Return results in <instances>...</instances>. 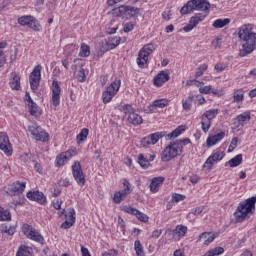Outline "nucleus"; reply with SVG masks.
Listing matches in <instances>:
<instances>
[{
	"instance_id": "1",
	"label": "nucleus",
	"mask_w": 256,
	"mask_h": 256,
	"mask_svg": "<svg viewBox=\"0 0 256 256\" xmlns=\"http://www.w3.org/2000/svg\"><path fill=\"white\" fill-rule=\"evenodd\" d=\"M253 29V24H243L238 28V39L242 43L239 53L240 57H247L256 49V33Z\"/></svg>"
},
{
	"instance_id": "2",
	"label": "nucleus",
	"mask_w": 256,
	"mask_h": 256,
	"mask_svg": "<svg viewBox=\"0 0 256 256\" xmlns=\"http://www.w3.org/2000/svg\"><path fill=\"white\" fill-rule=\"evenodd\" d=\"M211 3L207 0H190L180 9L181 15H189L193 11H202L204 15H209Z\"/></svg>"
},
{
	"instance_id": "3",
	"label": "nucleus",
	"mask_w": 256,
	"mask_h": 256,
	"mask_svg": "<svg viewBox=\"0 0 256 256\" xmlns=\"http://www.w3.org/2000/svg\"><path fill=\"white\" fill-rule=\"evenodd\" d=\"M256 196L246 199L245 203H240L234 217L237 223H243L249 213L255 211Z\"/></svg>"
},
{
	"instance_id": "4",
	"label": "nucleus",
	"mask_w": 256,
	"mask_h": 256,
	"mask_svg": "<svg viewBox=\"0 0 256 256\" xmlns=\"http://www.w3.org/2000/svg\"><path fill=\"white\" fill-rule=\"evenodd\" d=\"M182 154L183 152L181 142H171L163 150L161 154V159L164 163H169V161L175 159V157H179Z\"/></svg>"
},
{
	"instance_id": "5",
	"label": "nucleus",
	"mask_w": 256,
	"mask_h": 256,
	"mask_svg": "<svg viewBox=\"0 0 256 256\" xmlns=\"http://www.w3.org/2000/svg\"><path fill=\"white\" fill-rule=\"evenodd\" d=\"M139 14V8L133 6L122 5L112 10L113 17H121L122 19H131Z\"/></svg>"
},
{
	"instance_id": "6",
	"label": "nucleus",
	"mask_w": 256,
	"mask_h": 256,
	"mask_svg": "<svg viewBox=\"0 0 256 256\" xmlns=\"http://www.w3.org/2000/svg\"><path fill=\"white\" fill-rule=\"evenodd\" d=\"M157 48V45L150 43L146 44L142 47V49L138 53V58H137V65L140 68L145 67L147 61H149V56L153 51Z\"/></svg>"
},
{
	"instance_id": "7",
	"label": "nucleus",
	"mask_w": 256,
	"mask_h": 256,
	"mask_svg": "<svg viewBox=\"0 0 256 256\" xmlns=\"http://www.w3.org/2000/svg\"><path fill=\"white\" fill-rule=\"evenodd\" d=\"M28 131L35 141H49V134L44 131L36 122H32L28 126Z\"/></svg>"
},
{
	"instance_id": "8",
	"label": "nucleus",
	"mask_w": 256,
	"mask_h": 256,
	"mask_svg": "<svg viewBox=\"0 0 256 256\" xmlns=\"http://www.w3.org/2000/svg\"><path fill=\"white\" fill-rule=\"evenodd\" d=\"M120 87H121V80H116L112 82L106 88V90L102 93L103 103L105 104L111 103V101L113 100V97H115V95H117V93L119 92Z\"/></svg>"
},
{
	"instance_id": "9",
	"label": "nucleus",
	"mask_w": 256,
	"mask_h": 256,
	"mask_svg": "<svg viewBox=\"0 0 256 256\" xmlns=\"http://www.w3.org/2000/svg\"><path fill=\"white\" fill-rule=\"evenodd\" d=\"M124 117L131 125H141V123H143V118L135 112L131 105L124 107Z\"/></svg>"
},
{
	"instance_id": "10",
	"label": "nucleus",
	"mask_w": 256,
	"mask_h": 256,
	"mask_svg": "<svg viewBox=\"0 0 256 256\" xmlns=\"http://www.w3.org/2000/svg\"><path fill=\"white\" fill-rule=\"evenodd\" d=\"M22 232L24 233V235H26V237H28V239H32V241H36V243H41V245H43V241H45V239L31 225L24 224L22 226Z\"/></svg>"
},
{
	"instance_id": "11",
	"label": "nucleus",
	"mask_w": 256,
	"mask_h": 256,
	"mask_svg": "<svg viewBox=\"0 0 256 256\" xmlns=\"http://www.w3.org/2000/svg\"><path fill=\"white\" fill-rule=\"evenodd\" d=\"M58 215L62 217V215H65L66 221L61 224V229H71L73 225H75V209L69 208L68 213L65 214V209H62Z\"/></svg>"
},
{
	"instance_id": "12",
	"label": "nucleus",
	"mask_w": 256,
	"mask_h": 256,
	"mask_svg": "<svg viewBox=\"0 0 256 256\" xmlns=\"http://www.w3.org/2000/svg\"><path fill=\"white\" fill-rule=\"evenodd\" d=\"M29 83L32 91L39 89L41 83V65H37L29 76Z\"/></svg>"
},
{
	"instance_id": "13",
	"label": "nucleus",
	"mask_w": 256,
	"mask_h": 256,
	"mask_svg": "<svg viewBox=\"0 0 256 256\" xmlns=\"http://www.w3.org/2000/svg\"><path fill=\"white\" fill-rule=\"evenodd\" d=\"M72 175L75 181L83 187L85 185V174L83 173V169L81 168V162L75 161L72 165Z\"/></svg>"
},
{
	"instance_id": "14",
	"label": "nucleus",
	"mask_w": 256,
	"mask_h": 256,
	"mask_svg": "<svg viewBox=\"0 0 256 256\" xmlns=\"http://www.w3.org/2000/svg\"><path fill=\"white\" fill-rule=\"evenodd\" d=\"M0 150L3 151L7 157L13 155V147L9 141V136H7L5 132H0Z\"/></svg>"
},
{
	"instance_id": "15",
	"label": "nucleus",
	"mask_w": 256,
	"mask_h": 256,
	"mask_svg": "<svg viewBox=\"0 0 256 256\" xmlns=\"http://www.w3.org/2000/svg\"><path fill=\"white\" fill-rule=\"evenodd\" d=\"M206 17H207V14H204V13L195 14L190 18L188 25H186L183 28V31H185V33H189V31H193V29H195V27H197L199 23H201L202 21H205Z\"/></svg>"
},
{
	"instance_id": "16",
	"label": "nucleus",
	"mask_w": 256,
	"mask_h": 256,
	"mask_svg": "<svg viewBox=\"0 0 256 256\" xmlns=\"http://www.w3.org/2000/svg\"><path fill=\"white\" fill-rule=\"evenodd\" d=\"M165 137V132H156L144 137L141 140L142 147H147V145H156L159 142V139Z\"/></svg>"
},
{
	"instance_id": "17",
	"label": "nucleus",
	"mask_w": 256,
	"mask_h": 256,
	"mask_svg": "<svg viewBox=\"0 0 256 256\" xmlns=\"http://www.w3.org/2000/svg\"><path fill=\"white\" fill-rule=\"evenodd\" d=\"M59 103H61V86L57 79H54L52 82V105L59 107Z\"/></svg>"
},
{
	"instance_id": "18",
	"label": "nucleus",
	"mask_w": 256,
	"mask_h": 256,
	"mask_svg": "<svg viewBox=\"0 0 256 256\" xmlns=\"http://www.w3.org/2000/svg\"><path fill=\"white\" fill-rule=\"evenodd\" d=\"M123 211H125V213H129L130 215H134L135 217H137V220L142 221V223H147V221H149V216H147V214L137 210V208L125 206Z\"/></svg>"
},
{
	"instance_id": "19",
	"label": "nucleus",
	"mask_w": 256,
	"mask_h": 256,
	"mask_svg": "<svg viewBox=\"0 0 256 256\" xmlns=\"http://www.w3.org/2000/svg\"><path fill=\"white\" fill-rule=\"evenodd\" d=\"M75 155V151L73 150H67L65 152H62L60 155L56 157V167H63L65 163L68 162L71 157Z\"/></svg>"
},
{
	"instance_id": "20",
	"label": "nucleus",
	"mask_w": 256,
	"mask_h": 256,
	"mask_svg": "<svg viewBox=\"0 0 256 256\" xmlns=\"http://www.w3.org/2000/svg\"><path fill=\"white\" fill-rule=\"evenodd\" d=\"M27 198L30 199V201H36V203H39L40 205H45V203H47V198L43 192L30 191L27 193Z\"/></svg>"
},
{
	"instance_id": "21",
	"label": "nucleus",
	"mask_w": 256,
	"mask_h": 256,
	"mask_svg": "<svg viewBox=\"0 0 256 256\" xmlns=\"http://www.w3.org/2000/svg\"><path fill=\"white\" fill-rule=\"evenodd\" d=\"M169 79H171L169 73L166 71H160V73L154 77V85L155 87H163V85H165Z\"/></svg>"
},
{
	"instance_id": "22",
	"label": "nucleus",
	"mask_w": 256,
	"mask_h": 256,
	"mask_svg": "<svg viewBox=\"0 0 256 256\" xmlns=\"http://www.w3.org/2000/svg\"><path fill=\"white\" fill-rule=\"evenodd\" d=\"M9 85H10V88L13 89V91L21 90V76L17 74V72H12L10 74Z\"/></svg>"
},
{
	"instance_id": "23",
	"label": "nucleus",
	"mask_w": 256,
	"mask_h": 256,
	"mask_svg": "<svg viewBox=\"0 0 256 256\" xmlns=\"http://www.w3.org/2000/svg\"><path fill=\"white\" fill-rule=\"evenodd\" d=\"M225 139V131H222L218 134L209 135L206 140L207 147H213L214 145H217L220 141H223Z\"/></svg>"
},
{
	"instance_id": "24",
	"label": "nucleus",
	"mask_w": 256,
	"mask_h": 256,
	"mask_svg": "<svg viewBox=\"0 0 256 256\" xmlns=\"http://www.w3.org/2000/svg\"><path fill=\"white\" fill-rule=\"evenodd\" d=\"M26 183L25 182H14L12 187L9 190L10 195L15 197V195H21L25 191Z\"/></svg>"
},
{
	"instance_id": "25",
	"label": "nucleus",
	"mask_w": 256,
	"mask_h": 256,
	"mask_svg": "<svg viewBox=\"0 0 256 256\" xmlns=\"http://www.w3.org/2000/svg\"><path fill=\"white\" fill-rule=\"evenodd\" d=\"M163 183H165V177H154L150 183L151 193H157L159 191V188L163 185Z\"/></svg>"
},
{
	"instance_id": "26",
	"label": "nucleus",
	"mask_w": 256,
	"mask_h": 256,
	"mask_svg": "<svg viewBox=\"0 0 256 256\" xmlns=\"http://www.w3.org/2000/svg\"><path fill=\"white\" fill-rule=\"evenodd\" d=\"M72 69L75 71L74 75L76 76V79L80 83H83L85 81V79H86L85 69H83V65H81L78 70H77V66L76 65H72Z\"/></svg>"
},
{
	"instance_id": "27",
	"label": "nucleus",
	"mask_w": 256,
	"mask_h": 256,
	"mask_svg": "<svg viewBox=\"0 0 256 256\" xmlns=\"http://www.w3.org/2000/svg\"><path fill=\"white\" fill-rule=\"evenodd\" d=\"M236 121L238 122V125H247L249 121H251V112H244L236 117Z\"/></svg>"
},
{
	"instance_id": "28",
	"label": "nucleus",
	"mask_w": 256,
	"mask_h": 256,
	"mask_svg": "<svg viewBox=\"0 0 256 256\" xmlns=\"http://www.w3.org/2000/svg\"><path fill=\"white\" fill-rule=\"evenodd\" d=\"M26 27H29L30 29H32V31H36L37 33L43 30V26H41V24L37 21V18H35L34 16L30 18V21L28 22Z\"/></svg>"
},
{
	"instance_id": "29",
	"label": "nucleus",
	"mask_w": 256,
	"mask_h": 256,
	"mask_svg": "<svg viewBox=\"0 0 256 256\" xmlns=\"http://www.w3.org/2000/svg\"><path fill=\"white\" fill-rule=\"evenodd\" d=\"M129 191V186L124 188V190L116 192L113 197L114 203H121V201H124V199L127 197V193Z\"/></svg>"
},
{
	"instance_id": "30",
	"label": "nucleus",
	"mask_w": 256,
	"mask_h": 256,
	"mask_svg": "<svg viewBox=\"0 0 256 256\" xmlns=\"http://www.w3.org/2000/svg\"><path fill=\"white\" fill-rule=\"evenodd\" d=\"M187 226L177 225L174 230H168L172 235H177L178 237H185L187 235Z\"/></svg>"
},
{
	"instance_id": "31",
	"label": "nucleus",
	"mask_w": 256,
	"mask_h": 256,
	"mask_svg": "<svg viewBox=\"0 0 256 256\" xmlns=\"http://www.w3.org/2000/svg\"><path fill=\"white\" fill-rule=\"evenodd\" d=\"M201 239H206L204 241V245H209L213 243V241H215V234H213L212 232H204L199 236V241H201Z\"/></svg>"
},
{
	"instance_id": "32",
	"label": "nucleus",
	"mask_w": 256,
	"mask_h": 256,
	"mask_svg": "<svg viewBox=\"0 0 256 256\" xmlns=\"http://www.w3.org/2000/svg\"><path fill=\"white\" fill-rule=\"evenodd\" d=\"M231 23V19L225 18V19H217L213 22L212 26L214 29H223V27H227Z\"/></svg>"
},
{
	"instance_id": "33",
	"label": "nucleus",
	"mask_w": 256,
	"mask_h": 256,
	"mask_svg": "<svg viewBox=\"0 0 256 256\" xmlns=\"http://www.w3.org/2000/svg\"><path fill=\"white\" fill-rule=\"evenodd\" d=\"M243 163V154H238L228 161L230 167H239Z\"/></svg>"
},
{
	"instance_id": "34",
	"label": "nucleus",
	"mask_w": 256,
	"mask_h": 256,
	"mask_svg": "<svg viewBox=\"0 0 256 256\" xmlns=\"http://www.w3.org/2000/svg\"><path fill=\"white\" fill-rule=\"evenodd\" d=\"M28 108L31 115L37 117L39 115V109L37 103L33 102V99L29 97Z\"/></svg>"
},
{
	"instance_id": "35",
	"label": "nucleus",
	"mask_w": 256,
	"mask_h": 256,
	"mask_svg": "<svg viewBox=\"0 0 256 256\" xmlns=\"http://www.w3.org/2000/svg\"><path fill=\"white\" fill-rule=\"evenodd\" d=\"M194 96L190 95L188 98L182 100V108L184 111H191Z\"/></svg>"
},
{
	"instance_id": "36",
	"label": "nucleus",
	"mask_w": 256,
	"mask_h": 256,
	"mask_svg": "<svg viewBox=\"0 0 256 256\" xmlns=\"http://www.w3.org/2000/svg\"><path fill=\"white\" fill-rule=\"evenodd\" d=\"M89 55H91V47L85 43H82L80 46L79 57H89Z\"/></svg>"
},
{
	"instance_id": "37",
	"label": "nucleus",
	"mask_w": 256,
	"mask_h": 256,
	"mask_svg": "<svg viewBox=\"0 0 256 256\" xmlns=\"http://www.w3.org/2000/svg\"><path fill=\"white\" fill-rule=\"evenodd\" d=\"M185 131V126H178L174 131L167 135L168 139H177Z\"/></svg>"
},
{
	"instance_id": "38",
	"label": "nucleus",
	"mask_w": 256,
	"mask_h": 256,
	"mask_svg": "<svg viewBox=\"0 0 256 256\" xmlns=\"http://www.w3.org/2000/svg\"><path fill=\"white\" fill-rule=\"evenodd\" d=\"M134 251L136 252L137 256H145V250L143 249V245L141 244V241L136 240L134 242Z\"/></svg>"
},
{
	"instance_id": "39",
	"label": "nucleus",
	"mask_w": 256,
	"mask_h": 256,
	"mask_svg": "<svg viewBox=\"0 0 256 256\" xmlns=\"http://www.w3.org/2000/svg\"><path fill=\"white\" fill-rule=\"evenodd\" d=\"M119 43H121V37L109 38L107 47L108 49H115V47H118Z\"/></svg>"
},
{
	"instance_id": "40",
	"label": "nucleus",
	"mask_w": 256,
	"mask_h": 256,
	"mask_svg": "<svg viewBox=\"0 0 256 256\" xmlns=\"http://www.w3.org/2000/svg\"><path fill=\"white\" fill-rule=\"evenodd\" d=\"M0 221H11V212L0 206Z\"/></svg>"
},
{
	"instance_id": "41",
	"label": "nucleus",
	"mask_w": 256,
	"mask_h": 256,
	"mask_svg": "<svg viewBox=\"0 0 256 256\" xmlns=\"http://www.w3.org/2000/svg\"><path fill=\"white\" fill-rule=\"evenodd\" d=\"M31 255V248L29 246H20L16 253V256H29Z\"/></svg>"
},
{
	"instance_id": "42",
	"label": "nucleus",
	"mask_w": 256,
	"mask_h": 256,
	"mask_svg": "<svg viewBox=\"0 0 256 256\" xmlns=\"http://www.w3.org/2000/svg\"><path fill=\"white\" fill-rule=\"evenodd\" d=\"M201 125H202V131L204 133H207L209 129H211V120H209V118H206L205 116H202Z\"/></svg>"
},
{
	"instance_id": "43",
	"label": "nucleus",
	"mask_w": 256,
	"mask_h": 256,
	"mask_svg": "<svg viewBox=\"0 0 256 256\" xmlns=\"http://www.w3.org/2000/svg\"><path fill=\"white\" fill-rule=\"evenodd\" d=\"M1 233H6L7 235H15V227L8 226L7 224H3L0 227Z\"/></svg>"
},
{
	"instance_id": "44",
	"label": "nucleus",
	"mask_w": 256,
	"mask_h": 256,
	"mask_svg": "<svg viewBox=\"0 0 256 256\" xmlns=\"http://www.w3.org/2000/svg\"><path fill=\"white\" fill-rule=\"evenodd\" d=\"M167 105H169V100L159 99V100H155L151 107H158L159 109H163L164 107H167Z\"/></svg>"
},
{
	"instance_id": "45",
	"label": "nucleus",
	"mask_w": 256,
	"mask_h": 256,
	"mask_svg": "<svg viewBox=\"0 0 256 256\" xmlns=\"http://www.w3.org/2000/svg\"><path fill=\"white\" fill-rule=\"evenodd\" d=\"M89 136V129L84 128L81 130V132L77 135V142L78 143H83L85 139Z\"/></svg>"
},
{
	"instance_id": "46",
	"label": "nucleus",
	"mask_w": 256,
	"mask_h": 256,
	"mask_svg": "<svg viewBox=\"0 0 256 256\" xmlns=\"http://www.w3.org/2000/svg\"><path fill=\"white\" fill-rule=\"evenodd\" d=\"M217 113H219V110L212 109V110L206 111V113H204L202 116L208 119L209 121H213V119L217 117Z\"/></svg>"
},
{
	"instance_id": "47",
	"label": "nucleus",
	"mask_w": 256,
	"mask_h": 256,
	"mask_svg": "<svg viewBox=\"0 0 256 256\" xmlns=\"http://www.w3.org/2000/svg\"><path fill=\"white\" fill-rule=\"evenodd\" d=\"M138 163L143 167V169H147L151 163H149V160L143 156V154H139L138 156Z\"/></svg>"
},
{
	"instance_id": "48",
	"label": "nucleus",
	"mask_w": 256,
	"mask_h": 256,
	"mask_svg": "<svg viewBox=\"0 0 256 256\" xmlns=\"http://www.w3.org/2000/svg\"><path fill=\"white\" fill-rule=\"evenodd\" d=\"M33 16L31 15H26V16H21L18 18V23L19 25H21V27H27L29 21H31L30 19L32 18Z\"/></svg>"
},
{
	"instance_id": "49",
	"label": "nucleus",
	"mask_w": 256,
	"mask_h": 256,
	"mask_svg": "<svg viewBox=\"0 0 256 256\" xmlns=\"http://www.w3.org/2000/svg\"><path fill=\"white\" fill-rule=\"evenodd\" d=\"M224 157H225V153L215 152L208 158H210V160H212V162L217 163V161H221V159H223Z\"/></svg>"
},
{
	"instance_id": "50",
	"label": "nucleus",
	"mask_w": 256,
	"mask_h": 256,
	"mask_svg": "<svg viewBox=\"0 0 256 256\" xmlns=\"http://www.w3.org/2000/svg\"><path fill=\"white\" fill-rule=\"evenodd\" d=\"M213 165H215V162L213 160H210V158L208 157V159L206 160V162L203 165L204 171H206V173H209V171H211V169H213Z\"/></svg>"
},
{
	"instance_id": "51",
	"label": "nucleus",
	"mask_w": 256,
	"mask_h": 256,
	"mask_svg": "<svg viewBox=\"0 0 256 256\" xmlns=\"http://www.w3.org/2000/svg\"><path fill=\"white\" fill-rule=\"evenodd\" d=\"M208 65L207 64H202L198 67V70L195 73V77L196 79H199V77H201V75H203L204 71H206L208 69Z\"/></svg>"
},
{
	"instance_id": "52",
	"label": "nucleus",
	"mask_w": 256,
	"mask_h": 256,
	"mask_svg": "<svg viewBox=\"0 0 256 256\" xmlns=\"http://www.w3.org/2000/svg\"><path fill=\"white\" fill-rule=\"evenodd\" d=\"M237 143H239V138L234 137L229 145L228 152L231 153V151L237 149Z\"/></svg>"
},
{
	"instance_id": "53",
	"label": "nucleus",
	"mask_w": 256,
	"mask_h": 256,
	"mask_svg": "<svg viewBox=\"0 0 256 256\" xmlns=\"http://www.w3.org/2000/svg\"><path fill=\"white\" fill-rule=\"evenodd\" d=\"M124 33H130V31H133L135 29V23L133 22H128L124 24Z\"/></svg>"
},
{
	"instance_id": "54",
	"label": "nucleus",
	"mask_w": 256,
	"mask_h": 256,
	"mask_svg": "<svg viewBox=\"0 0 256 256\" xmlns=\"http://www.w3.org/2000/svg\"><path fill=\"white\" fill-rule=\"evenodd\" d=\"M234 103H241V101H243L244 99V95L243 93H237V92H234Z\"/></svg>"
},
{
	"instance_id": "55",
	"label": "nucleus",
	"mask_w": 256,
	"mask_h": 256,
	"mask_svg": "<svg viewBox=\"0 0 256 256\" xmlns=\"http://www.w3.org/2000/svg\"><path fill=\"white\" fill-rule=\"evenodd\" d=\"M185 200V195L182 194H173L172 196V201L175 203H179V201H184Z\"/></svg>"
},
{
	"instance_id": "56",
	"label": "nucleus",
	"mask_w": 256,
	"mask_h": 256,
	"mask_svg": "<svg viewBox=\"0 0 256 256\" xmlns=\"http://www.w3.org/2000/svg\"><path fill=\"white\" fill-rule=\"evenodd\" d=\"M214 69L218 72L225 71L227 69V64L225 63H218L214 66Z\"/></svg>"
},
{
	"instance_id": "57",
	"label": "nucleus",
	"mask_w": 256,
	"mask_h": 256,
	"mask_svg": "<svg viewBox=\"0 0 256 256\" xmlns=\"http://www.w3.org/2000/svg\"><path fill=\"white\" fill-rule=\"evenodd\" d=\"M162 233H163V230L156 229L152 232L151 238L152 239H159L161 237Z\"/></svg>"
},
{
	"instance_id": "58",
	"label": "nucleus",
	"mask_w": 256,
	"mask_h": 256,
	"mask_svg": "<svg viewBox=\"0 0 256 256\" xmlns=\"http://www.w3.org/2000/svg\"><path fill=\"white\" fill-rule=\"evenodd\" d=\"M175 143H180V145L182 147V153H183V146L184 145H189V143H191V140L189 138H184L182 140L175 141Z\"/></svg>"
},
{
	"instance_id": "59",
	"label": "nucleus",
	"mask_w": 256,
	"mask_h": 256,
	"mask_svg": "<svg viewBox=\"0 0 256 256\" xmlns=\"http://www.w3.org/2000/svg\"><path fill=\"white\" fill-rule=\"evenodd\" d=\"M199 92L204 95H208V93H211V86L200 87Z\"/></svg>"
},
{
	"instance_id": "60",
	"label": "nucleus",
	"mask_w": 256,
	"mask_h": 256,
	"mask_svg": "<svg viewBox=\"0 0 256 256\" xmlns=\"http://www.w3.org/2000/svg\"><path fill=\"white\" fill-rule=\"evenodd\" d=\"M61 205H63V200L56 199V200L53 201L54 209H57V210L61 209Z\"/></svg>"
},
{
	"instance_id": "61",
	"label": "nucleus",
	"mask_w": 256,
	"mask_h": 256,
	"mask_svg": "<svg viewBox=\"0 0 256 256\" xmlns=\"http://www.w3.org/2000/svg\"><path fill=\"white\" fill-rule=\"evenodd\" d=\"M212 46L214 49H219L221 47V38H216L212 41Z\"/></svg>"
},
{
	"instance_id": "62",
	"label": "nucleus",
	"mask_w": 256,
	"mask_h": 256,
	"mask_svg": "<svg viewBox=\"0 0 256 256\" xmlns=\"http://www.w3.org/2000/svg\"><path fill=\"white\" fill-rule=\"evenodd\" d=\"M199 176L198 175H192L190 176V182L193 184V185H197V183H199Z\"/></svg>"
},
{
	"instance_id": "63",
	"label": "nucleus",
	"mask_w": 256,
	"mask_h": 256,
	"mask_svg": "<svg viewBox=\"0 0 256 256\" xmlns=\"http://www.w3.org/2000/svg\"><path fill=\"white\" fill-rule=\"evenodd\" d=\"M102 256H117V250H108Z\"/></svg>"
},
{
	"instance_id": "64",
	"label": "nucleus",
	"mask_w": 256,
	"mask_h": 256,
	"mask_svg": "<svg viewBox=\"0 0 256 256\" xmlns=\"http://www.w3.org/2000/svg\"><path fill=\"white\" fill-rule=\"evenodd\" d=\"M81 253H82V256H91V253H89V249L83 246L81 247Z\"/></svg>"
}]
</instances>
